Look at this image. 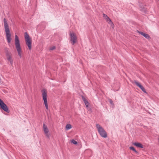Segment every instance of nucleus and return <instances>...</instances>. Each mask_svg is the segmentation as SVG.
I'll return each instance as SVG.
<instances>
[{
	"label": "nucleus",
	"mask_w": 159,
	"mask_h": 159,
	"mask_svg": "<svg viewBox=\"0 0 159 159\" xmlns=\"http://www.w3.org/2000/svg\"><path fill=\"white\" fill-rule=\"evenodd\" d=\"M55 48H56V47L55 46H52V47H51L50 48V50H53L55 49Z\"/></svg>",
	"instance_id": "6ab92c4d"
},
{
	"label": "nucleus",
	"mask_w": 159,
	"mask_h": 159,
	"mask_svg": "<svg viewBox=\"0 0 159 159\" xmlns=\"http://www.w3.org/2000/svg\"><path fill=\"white\" fill-rule=\"evenodd\" d=\"M15 45L18 56L21 58L22 57L23 51L20 44V40L17 35L15 36Z\"/></svg>",
	"instance_id": "f257e3e1"
},
{
	"label": "nucleus",
	"mask_w": 159,
	"mask_h": 159,
	"mask_svg": "<svg viewBox=\"0 0 159 159\" xmlns=\"http://www.w3.org/2000/svg\"><path fill=\"white\" fill-rule=\"evenodd\" d=\"M133 144L138 148H143V145L140 143H133Z\"/></svg>",
	"instance_id": "4468645a"
},
{
	"label": "nucleus",
	"mask_w": 159,
	"mask_h": 159,
	"mask_svg": "<svg viewBox=\"0 0 159 159\" xmlns=\"http://www.w3.org/2000/svg\"><path fill=\"white\" fill-rule=\"evenodd\" d=\"M4 23L6 39L8 43H10L11 40V34L10 33V31L7 21L5 18L4 19Z\"/></svg>",
	"instance_id": "f03ea898"
},
{
	"label": "nucleus",
	"mask_w": 159,
	"mask_h": 159,
	"mask_svg": "<svg viewBox=\"0 0 159 159\" xmlns=\"http://www.w3.org/2000/svg\"><path fill=\"white\" fill-rule=\"evenodd\" d=\"M72 128V126L70 124H67L66 126V129L69 130Z\"/></svg>",
	"instance_id": "2eb2a0df"
},
{
	"label": "nucleus",
	"mask_w": 159,
	"mask_h": 159,
	"mask_svg": "<svg viewBox=\"0 0 159 159\" xmlns=\"http://www.w3.org/2000/svg\"><path fill=\"white\" fill-rule=\"evenodd\" d=\"M71 143H73L75 144H76L77 143V142L75 140H74V139H73L71 141Z\"/></svg>",
	"instance_id": "f3484780"
},
{
	"label": "nucleus",
	"mask_w": 159,
	"mask_h": 159,
	"mask_svg": "<svg viewBox=\"0 0 159 159\" xmlns=\"http://www.w3.org/2000/svg\"><path fill=\"white\" fill-rule=\"evenodd\" d=\"M43 98V100L44 104L47 110L48 109V106L47 99V95L46 89H43L42 91Z\"/></svg>",
	"instance_id": "39448f33"
},
{
	"label": "nucleus",
	"mask_w": 159,
	"mask_h": 159,
	"mask_svg": "<svg viewBox=\"0 0 159 159\" xmlns=\"http://www.w3.org/2000/svg\"><path fill=\"white\" fill-rule=\"evenodd\" d=\"M133 83H135L145 93H147L146 91L144 88L141 84L139 82L136 80H134L133 82Z\"/></svg>",
	"instance_id": "9d476101"
},
{
	"label": "nucleus",
	"mask_w": 159,
	"mask_h": 159,
	"mask_svg": "<svg viewBox=\"0 0 159 159\" xmlns=\"http://www.w3.org/2000/svg\"><path fill=\"white\" fill-rule=\"evenodd\" d=\"M129 148L130 149L134 151V152H135L136 153H138V152L135 150V149H134V148L133 147H130Z\"/></svg>",
	"instance_id": "dca6fc26"
},
{
	"label": "nucleus",
	"mask_w": 159,
	"mask_h": 159,
	"mask_svg": "<svg viewBox=\"0 0 159 159\" xmlns=\"http://www.w3.org/2000/svg\"><path fill=\"white\" fill-rule=\"evenodd\" d=\"M96 126L98 132L101 136L104 138L107 137V133L104 129L98 124H97Z\"/></svg>",
	"instance_id": "7ed1b4c3"
},
{
	"label": "nucleus",
	"mask_w": 159,
	"mask_h": 159,
	"mask_svg": "<svg viewBox=\"0 0 159 159\" xmlns=\"http://www.w3.org/2000/svg\"><path fill=\"white\" fill-rule=\"evenodd\" d=\"M25 38L26 42V44L27 46L28 49L30 50H31L32 49V39H31L28 34L27 32L25 33Z\"/></svg>",
	"instance_id": "20e7f679"
},
{
	"label": "nucleus",
	"mask_w": 159,
	"mask_h": 159,
	"mask_svg": "<svg viewBox=\"0 0 159 159\" xmlns=\"http://www.w3.org/2000/svg\"><path fill=\"white\" fill-rule=\"evenodd\" d=\"M106 21L109 24H110L112 28L114 27V24L111 20L108 17L105 19Z\"/></svg>",
	"instance_id": "f8f14e48"
},
{
	"label": "nucleus",
	"mask_w": 159,
	"mask_h": 159,
	"mask_svg": "<svg viewBox=\"0 0 159 159\" xmlns=\"http://www.w3.org/2000/svg\"><path fill=\"white\" fill-rule=\"evenodd\" d=\"M82 98L84 102L86 107H89V103L88 101L86 100V99L84 98V97L83 96H82Z\"/></svg>",
	"instance_id": "ddd939ff"
},
{
	"label": "nucleus",
	"mask_w": 159,
	"mask_h": 159,
	"mask_svg": "<svg viewBox=\"0 0 159 159\" xmlns=\"http://www.w3.org/2000/svg\"><path fill=\"white\" fill-rule=\"evenodd\" d=\"M69 35L70 40L72 44L74 45L77 42V37L76 34L73 32H70Z\"/></svg>",
	"instance_id": "423d86ee"
},
{
	"label": "nucleus",
	"mask_w": 159,
	"mask_h": 159,
	"mask_svg": "<svg viewBox=\"0 0 159 159\" xmlns=\"http://www.w3.org/2000/svg\"><path fill=\"white\" fill-rule=\"evenodd\" d=\"M137 32L140 34H141V35H142L144 37H145L147 39H150V36L148 34H145V33H144L140 31H137Z\"/></svg>",
	"instance_id": "9b49d317"
},
{
	"label": "nucleus",
	"mask_w": 159,
	"mask_h": 159,
	"mask_svg": "<svg viewBox=\"0 0 159 159\" xmlns=\"http://www.w3.org/2000/svg\"><path fill=\"white\" fill-rule=\"evenodd\" d=\"M43 130L46 136L49 138L50 134L49 133V131L47 126L45 124L43 125Z\"/></svg>",
	"instance_id": "6e6552de"
},
{
	"label": "nucleus",
	"mask_w": 159,
	"mask_h": 159,
	"mask_svg": "<svg viewBox=\"0 0 159 159\" xmlns=\"http://www.w3.org/2000/svg\"><path fill=\"white\" fill-rule=\"evenodd\" d=\"M0 107L3 110L7 112H9V111L7 106L0 99Z\"/></svg>",
	"instance_id": "0eeeda50"
},
{
	"label": "nucleus",
	"mask_w": 159,
	"mask_h": 159,
	"mask_svg": "<svg viewBox=\"0 0 159 159\" xmlns=\"http://www.w3.org/2000/svg\"><path fill=\"white\" fill-rule=\"evenodd\" d=\"M6 58L11 65H12L13 63V60L12 58V55L11 53L7 52L6 53Z\"/></svg>",
	"instance_id": "1a4fd4ad"
},
{
	"label": "nucleus",
	"mask_w": 159,
	"mask_h": 159,
	"mask_svg": "<svg viewBox=\"0 0 159 159\" xmlns=\"http://www.w3.org/2000/svg\"><path fill=\"white\" fill-rule=\"evenodd\" d=\"M109 102H110V103H111V104H112L113 102L111 100H110Z\"/></svg>",
	"instance_id": "aec40b11"
},
{
	"label": "nucleus",
	"mask_w": 159,
	"mask_h": 159,
	"mask_svg": "<svg viewBox=\"0 0 159 159\" xmlns=\"http://www.w3.org/2000/svg\"><path fill=\"white\" fill-rule=\"evenodd\" d=\"M158 142H159V138H158Z\"/></svg>",
	"instance_id": "412c9836"
},
{
	"label": "nucleus",
	"mask_w": 159,
	"mask_h": 159,
	"mask_svg": "<svg viewBox=\"0 0 159 159\" xmlns=\"http://www.w3.org/2000/svg\"><path fill=\"white\" fill-rule=\"evenodd\" d=\"M103 17L105 19H106L108 16L105 14H103Z\"/></svg>",
	"instance_id": "a211bd4d"
}]
</instances>
